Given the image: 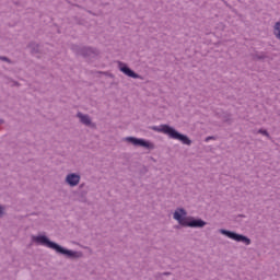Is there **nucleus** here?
Segmentation results:
<instances>
[{"label": "nucleus", "instance_id": "f257e3e1", "mask_svg": "<svg viewBox=\"0 0 280 280\" xmlns=\"http://www.w3.org/2000/svg\"><path fill=\"white\" fill-rule=\"evenodd\" d=\"M32 242L37 244L38 246H46V248H50L55 250L57 255H62L67 259H80L82 258V252H75L73 249H67V247H62L60 244L49 240L47 235L39 234L37 236H32Z\"/></svg>", "mask_w": 280, "mask_h": 280}, {"label": "nucleus", "instance_id": "f03ea898", "mask_svg": "<svg viewBox=\"0 0 280 280\" xmlns=\"http://www.w3.org/2000/svg\"><path fill=\"white\" fill-rule=\"evenodd\" d=\"M174 220L178 221L180 226L189 229H205L207 222L200 218L187 217V210L179 208L173 213Z\"/></svg>", "mask_w": 280, "mask_h": 280}, {"label": "nucleus", "instance_id": "7ed1b4c3", "mask_svg": "<svg viewBox=\"0 0 280 280\" xmlns=\"http://www.w3.org/2000/svg\"><path fill=\"white\" fill-rule=\"evenodd\" d=\"M151 130H154V132H162L163 135H167L170 139L180 141V143L184 145H191V139H189L187 135L180 133V131L176 130V128L170 125L153 126L151 127Z\"/></svg>", "mask_w": 280, "mask_h": 280}, {"label": "nucleus", "instance_id": "20e7f679", "mask_svg": "<svg viewBox=\"0 0 280 280\" xmlns=\"http://www.w3.org/2000/svg\"><path fill=\"white\" fill-rule=\"evenodd\" d=\"M71 49L77 56H82L83 58H97V56H100L97 48L89 46L72 45Z\"/></svg>", "mask_w": 280, "mask_h": 280}, {"label": "nucleus", "instance_id": "39448f33", "mask_svg": "<svg viewBox=\"0 0 280 280\" xmlns=\"http://www.w3.org/2000/svg\"><path fill=\"white\" fill-rule=\"evenodd\" d=\"M219 233H221V235H224L225 237H229V240H233L234 242H240L241 244H245V246H250L252 244V241L248 236L244 234H240L235 231L220 229Z\"/></svg>", "mask_w": 280, "mask_h": 280}, {"label": "nucleus", "instance_id": "423d86ee", "mask_svg": "<svg viewBox=\"0 0 280 280\" xmlns=\"http://www.w3.org/2000/svg\"><path fill=\"white\" fill-rule=\"evenodd\" d=\"M125 141L131 143V145H135L136 148H145V150H154L155 148L154 143L143 138L127 137L125 138Z\"/></svg>", "mask_w": 280, "mask_h": 280}, {"label": "nucleus", "instance_id": "0eeeda50", "mask_svg": "<svg viewBox=\"0 0 280 280\" xmlns=\"http://www.w3.org/2000/svg\"><path fill=\"white\" fill-rule=\"evenodd\" d=\"M118 69L119 71H121V73H124L128 78H133V80H141V77L139 75V73L135 72V70H132L124 61H118Z\"/></svg>", "mask_w": 280, "mask_h": 280}, {"label": "nucleus", "instance_id": "6e6552de", "mask_svg": "<svg viewBox=\"0 0 280 280\" xmlns=\"http://www.w3.org/2000/svg\"><path fill=\"white\" fill-rule=\"evenodd\" d=\"M80 175L75 173H70L66 176V183L70 187H78L80 185Z\"/></svg>", "mask_w": 280, "mask_h": 280}, {"label": "nucleus", "instance_id": "1a4fd4ad", "mask_svg": "<svg viewBox=\"0 0 280 280\" xmlns=\"http://www.w3.org/2000/svg\"><path fill=\"white\" fill-rule=\"evenodd\" d=\"M78 119L83 124V126H88L90 128H95V124L91 120V116L86 114H82V112L77 113Z\"/></svg>", "mask_w": 280, "mask_h": 280}, {"label": "nucleus", "instance_id": "9d476101", "mask_svg": "<svg viewBox=\"0 0 280 280\" xmlns=\"http://www.w3.org/2000/svg\"><path fill=\"white\" fill-rule=\"evenodd\" d=\"M28 49H31V54L34 56L36 54H43V51L40 50V44H37L36 42H31L27 45Z\"/></svg>", "mask_w": 280, "mask_h": 280}, {"label": "nucleus", "instance_id": "9b49d317", "mask_svg": "<svg viewBox=\"0 0 280 280\" xmlns=\"http://www.w3.org/2000/svg\"><path fill=\"white\" fill-rule=\"evenodd\" d=\"M273 36H276V38L280 40V21L276 22L273 26Z\"/></svg>", "mask_w": 280, "mask_h": 280}, {"label": "nucleus", "instance_id": "f8f14e48", "mask_svg": "<svg viewBox=\"0 0 280 280\" xmlns=\"http://www.w3.org/2000/svg\"><path fill=\"white\" fill-rule=\"evenodd\" d=\"M254 60H270V57L266 52L255 54Z\"/></svg>", "mask_w": 280, "mask_h": 280}, {"label": "nucleus", "instance_id": "ddd939ff", "mask_svg": "<svg viewBox=\"0 0 280 280\" xmlns=\"http://www.w3.org/2000/svg\"><path fill=\"white\" fill-rule=\"evenodd\" d=\"M258 135H264V137H267V139H270V133L266 129H259Z\"/></svg>", "mask_w": 280, "mask_h": 280}, {"label": "nucleus", "instance_id": "4468645a", "mask_svg": "<svg viewBox=\"0 0 280 280\" xmlns=\"http://www.w3.org/2000/svg\"><path fill=\"white\" fill-rule=\"evenodd\" d=\"M0 60H2V62H8L9 65H12V60L5 56H0Z\"/></svg>", "mask_w": 280, "mask_h": 280}, {"label": "nucleus", "instance_id": "2eb2a0df", "mask_svg": "<svg viewBox=\"0 0 280 280\" xmlns=\"http://www.w3.org/2000/svg\"><path fill=\"white\" fill-rule=\"evenodd\" d=\"M4 213H5V207L0 206V218H3Z\"/></svg>", "mask_w": 280, "mask_h": 280}, {"label": "nucleus", "instance_id": "dca6fc26", "mask_svg": "<svg viewBox=\"0 0 280 280\" xmlns=\"http://www.w3.org/2000/svg\"><path fill=\"white\" fill-rule=\"evenodd\" d=\"M170 272L158 273L156 277H168Z\"/></svg>", "mask_w": 280, "mask_h": 280}, {"label": "nucleus", "instance_id": "f3484780", "mask_svg": "<svg viewBox=\"0 0 280 280\" xmlns=\"http://www.w3.org/2000/svg\"><path fill=\"white\" fill-rule=\"evenodd\" d=\"M211 139H215V137L209 136V137L206 138V141H211Z\"/></svg>", "mask_w": 280, "mask_h": 280}, {"label": "nucleus", "instance_id": "a211bd4d", "mask_svg": "<svg viewBox=\"0 0 280 280\" xmlns=\"http://www.w3.org/2000/svg\"><path fill=\"white\" fill-rule=\"evenodd\" d=\"M3 124H5V120L0 118V126H3Z\"/></svg>", "mask_w": 280, "mask_h": 280}, {"label": "nucleus", "instance_id": "6ab92c4d", "mask_svg": "<svg viewBox=\"0 0 280 280\" xmlns=\"http://www.w3.org/2000/svg\"><path fill=\"white\" fill-rule=\"evenodd\" d=\"M82 187H84V184H81V185H80V189H82Z\"/></svg>", "mask_w": 280, "mask_h": 280}, {"label": "nucleus", "instance_id": "aec40b11", "mask_svg": "<svg viewBox=\"0 0 280 280\" xmlns=\"http://www.w3.org/2000/svg\"><path fill=\"white\" fill-rule=\"evenodd\" d=\"M15 86H19V82H15Z\"/></svg>", "mask_w": 280, "mask_h": 280}, {"label": "nucleus", "instance_id": "412c9836", "mask_svg": "<svg viewBox=\"0 0 280 280\" xmlns=\"http://www.w3.org/2000/svg\"><path fill=\"white\" fill-rule=\"evenodd\" d=\"M240 218H244V214H240Z\"/></svg>", "mask_w": 280, "mask_h": 280}]
</instances>
